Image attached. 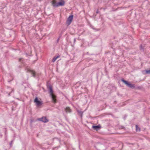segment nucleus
<instances>
[{
    "mask_svg": "<svg viewBox=\"0 0 150 150\" xmlns=\"http://www.w3.org/2000/svg\"><path fill=\"white\" fill-rule=\"evenodd\" d=\"M65 1L64 0H60L58 2L54 1H52V5L54 7H57L59 6H63L64 5Z\"/></svg>",
    "mask_w": 150,
    "mask_h": 150,
    "instance_id": "f257e3e1",
    "label": "nucleus"
},
{
    "mask_svg": "<svg viewBox=\"0 0 150 150\" xmlns=\"http://www.w3.org/2000/svg\"><path fill=\"white\" fill-rule=\"evenodd\" d=\"M47 88L49 91L50 96L52 98V101L56 103V96L53 94V91L52 87L50 86H47Z\"/></svg>",
    "mask_w": 150,
    "mask_h": 150,
    "instance_id": "f03ea898",
    "label": "nucleus"
},
{
    "mask_svg": "<svg viewBox=\"0 0 150 150\" xmlns=\"http://www.w3.org/2000/svg\"><path fill=\"white\" fill-rule=\"evenodd\" d=\"M121 81L126 84L127 86L128 87L131 88H135V86L134 85L131 84L130 83L128 82L127 81H126L123 79H121Z\"/></svg>",
    "mask_w": 150,
    "mask_h": 150,
    "instance_id": "7ed1b4c3",
    "label": "nucleus"
},
{
    "mask_svg": "<svg viewBox=\"0 0 150 150\" xmlns=\"http://www.w3.org/2000/svg\"><path fill=\"white\" fill-rule=\"evenodd\" d=\"M25 69L27 70V72L31 73L33 77H35V71L28 68H26Z\"/></svg>",
    "mask_w": 150,
    "mask_h": 150,
    "instance_id": "20e7f679",
    "label": "nucleus"
},
{
    "mask_svg": "<svg viewBox=\"0 0 150 150\" xmlns=\"http://www.w3.org/2000/svg\"><path fill=\"white\" fill-rule=\"evenodd\" d=\"M73 17V15H71L68 18L67 21V23L68 25H69L71 24L72 21Z\"/></svg>",
    "mask_w": 150,
    "mask_h": 150,
    "instance_id": "39448f33",
    "label": "nucleus"
},
{
    "mask_svg": "<svg viewBox=\"0 0 150 150\" xmlns=\"http://www.w3.org/2000/svg\"><path fill=\"white\" fill-rule=\"evenodd\" d=\"M38 120L45 123L49 121V120L45 117H43L41 118H38Z\"/></svg>",
    "mask_w": 150,
    "mask_h": 150,
    "instance_id": "423d86ee",
    "label": "nucleus"
},
{
    "mask_svg": "<svg viewBox=\"0 0 150 150\" xmlns=\"http://www.w3.org/2000/svg\"><path fill=\"white\" fill-rule=\"evenodd\" d=\"M100 125L97 126H92L93 128L96 130H98V129L100 128Z\"/></svg>",
    "mask_w": 150,
    "mask_h": 150,
    "instance_id": "0eeeda50",
    "label": "nucleus"
},
{
    "mask_svg": "<svg viewBox=\"0 0 150 150\" xmlns=\"http://www.w3.org/2000/svg\"><path fill=\"white\" fill-rule=\"evenodd\" d=\"M65 111L67 112L70 113L71 111V110L69 107H67L65 109Z\"/></svg>",
    "mask_w": 150,
    "mask_h": 150,
    "instance_id": "6e6552de",
    "label": "nucleus"
},
{
    "mask_svg": "<svg viewBox=\"0 0 150 150\" xmlns=\"http://www.w3.org/2000/svg\"><path fill=\"white\" fill-rule=\"evenodd\" d=\"M43 104V103L42 101H40L38 100V108H40Z\"/></svg>",
    "mask_w": 150,
    "mask_h": 150,
    "instance_id": "1a4fd4ad",
    "label": "nucleus"
},
{
    "mask_svg": "<svg viewBox=\"0 0 150 150\" xmlns=\"http://www.w3.org/2000/svg\"><path fill=\"white\" fill-rule=\"evenodd\" d=\"M59 57V56H58L56 57H54V58H53V59L52 60V62H54L56 61V60Z\"/></svg>",
    "mask_w": 150,
    "mask_h": 150,
    "instance_id": "9d476101",
    "label": "nucleus"
},
{
    "mask_svg": "<svg viewBox=\"0 0 150 150\" xmlns=\"http://www.w3.org/2000/svg\"><path fill=\"white\" fill-rule=\"evenodd\" d=\"M34 102L35 103L36 105L38 106V97H36L34 100Z\"/></svg>",
    "mask_w": 150,
    "mask_h": 150,
    "instance_id": "9b49d317",
    "label": "nucleus"
},
{
    "mask_svg": "<svg viewBox=\"0 0 150 150\" xmlns=\"http://www.w3.org/2000/svg\"><path fill=\"white\" fill-rule=\"evenodd\" d=\"M49 10H46V11H45L44 12L46 14L49 15L50 14V13L49 12Z\"/></svg>",
    "mask_w": 150,
    "mask_h": 150,
    "instance_id": "f8f14e48",
    "label": "nucleus"
},
{
    "mask_svg": "<svg viewBox=\"0 0 150 150\" xmlns=\"http://www.w3.org/2000/svg\"><path fill=\"white\" fill-rule=\"evenodd\" d=\"M136 129L137 131H140V129L139 127H138V126L137 125H136Z\"/></svg>",
    "mask_w": 150,
    "mask_h": 150,
    "instance_id": "ddd939ff",
    "label": "nucleus"
},
{
    "mask_svg": "<svg viewBox=\"0 0 150 150\" xmlns=\"http://www.w3.org/2000/svg\"><path fill=\"white\" fill-rule=\"evenodd\" d=\"M78 112L79 115L81 116V117H82V116L83 112L81 111H78Z\"/></svg>",
    "mask_w": 150,
    "mask_h": 150,
    "instance_id": "4468645a",
    "label": "nucleus"
},
{
    "mask_svg": "<svg viewBox=\"0 0 150 150\" xmlns=\"http://www.w3.org/2000/svg\"><path fill=\"white\" fill-rule=\"evenodd\" d=\"M146 72L148 74H150V70H147L146 71Z\"/></svg>",
    "mask_w": 150,
    "mask_h": 150,
    "instance_id": "2eb2a0df",
    "label": "nucleus"
},
{
    "mask_svg": "<svg viewBox=\"0 0 150 150\" xmlns=\"http://www.w3.org/2000/svg\"><path fill=\"white\" fill-rule=\"evenodd\" d=\"M13 142V141L12 140L11 142L10 143V145L11 147L12 146V144Z\"/></svg>",
    "mask_w": 150,
    "mask_h": 150,
    "instance_id": "dca6fc26",
    "label": "nucleus"
},
{
    "mask_svg": "<svg viewBox=\"0 0 150 150\" xmlns=\"http://www.w3.org/2000/svg\"><path fill=\"white\" fill-rule=\"evenodd\" d=\"M140 49L141 50H143L144 49V48L142 47V45H141L140 46Z\"/></svg>",
    "mask_w": 150,
    "mask_h": 150,
    "instance_id": "f3484780",
    "label": "nucleus"
},
{
    "mask_svg": "<svg viewBox=\"0 0 150 150\" xmlns=\"http://www.w3.org/2000/svg\"><path fill=\"white\" fill-rule=\"evenodd\" d=\"M97 13H98L99 12V11L98 10H97L96 12Z\"/></svg>",
    "mask_w": 150,
    "mask_h": 150,
    "instance_id": "a211bd4d",
    "label": "nucleus"
},
{
    "mask_svg": "<svg viewBox=\"0 0 150 150\" xmlns=\"http://www.w3.org/2000/svg\"><path fill=\"white\" fill-rule=\"evenodd\" d=\"M59 38H58V39H57V42H58V41H59Z\"/></svg>",
    "mask_w": 150,
    "mask_h": 150,
    "instance_id": "6ab92c4d",
    "label": "nucleus"
},
{
    "mask_svg": "<svg viewBox=\"0 0 150 150\" xmlns=\"http://www.w3.org/2000/svg\"><path fill=\"white\" fill-rule=\"evenodd\" d=\"M12 110H13V108H12Z\"/></svg>",
    "mask_w": 150,
    "mask_h": 150,
    "instance_id": "aec40b11",
    "label": "nucleus"
},
{
    "mask_svg": "<svg viewBox=\"0 0 150 150\" xmlns=\"http://www.w3.org/2000/svg\"><path fill=\"white\" fill-rule=\"evenodd\" d=\"M21 59H19V60H20V61H21Z\"/></svg>",
    "mask_w": 150,
    "mask_h": 150,
    "instance_id": "412c9836",
    "label": "nucleus"
},
{
    "mask_svg": "<svg viewBox=\"0 0 150 150\" xmlns=\"http://www.w3.org/2000/svg\"><path fill=\"white\" fill-rule=\"evenodd\" d=\"M10 95V93H9V94H8V95H9V96Z\"/></svg>",
    "mask_w": 150,
    "mask_h": 150,
    "instance_id": "4be33fe9",
    "label": "nucleus"
},
{
    "mask_svg": "<svg viewBox=\"0 0 150 150\" xmlns=\"http://www.w3.org/2000/svg\"><path fill=\"white\" fill-rule=\"evenodd\" d=\"M41 23H42H42H43V22H41Z\"/></svg>",
    "mask_w": 150,
    "mask_h": 150,
    "instance_id": "5701e85b",
    "label": "nucleus"
}]
</instances>
